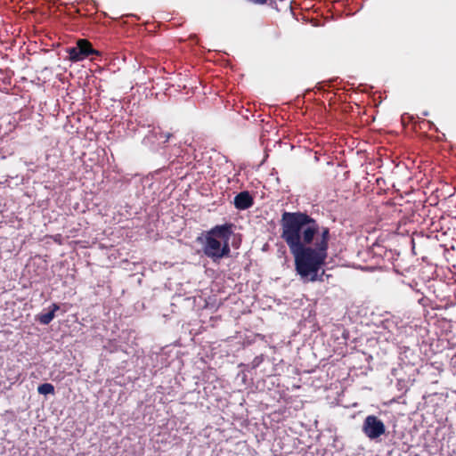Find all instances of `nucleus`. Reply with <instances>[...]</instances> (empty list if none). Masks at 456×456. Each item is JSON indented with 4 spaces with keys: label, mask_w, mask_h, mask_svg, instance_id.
<instances>
[{
    "label": "nucleus",
    "mask_w": 456,
    "mask_h": 456,
    "mask_svg": "<svg viewBox=\"0 0 456 456\" xmlns=\"http://www.w3.org/2000/svg\"><path fill=\"white\" fill-rule=\"evenodd\" d=\"M281 239L287 243L294 262L311 256V248L319 233L320 224L305 212H283L281 219Z\"/></svg>",
    "instance_id": "1"
},
{
    "label": "nucleus",
    "mask_w": 456,
    "mask_h": 456,
    "mask_svg": "<svg viewBox=\"0 0 456 456\" xmlns=\"http://www.w3.org/2000/svg\"><path fill=\"white\" fill-rule=\"evenodd\" d=\"M315 257L311 255L309 257L304 256L295 261V270L297 274L304 282L324 281V277L329 278L330 275L325 273L323 269L326 265L328 256L319 255Z\"/></svg>",
    "instance_id": "2"
},
{
    "label": "nucleus",
    "mask_w": 456,
    "mask_h": 456,
    "mask_svg": "<svg viewBox=\"0 0 456 456\" xmlns=\"http://www.w3.org/2000/svg\"><path fill=\"white\" fill-rule=\"evenodd\" d=\"M202 250L204 255L213 262H218L222 258L229 256L231 252L229 243H223L208 234L205 235Z\"/></svg>",
    "instance_id": "3"
},
{
    "label": "nucleus",
    "mask_w": 456,
    "mask_h": 456,
    "mask_svg": "<svg viewBox=\"0 0 456 456\" xmlns=\"http://www.w3.org/2000/svg\"><path fill=\"white\" fill-rule=\"evenodd\" d=\"M386 430L385 423L376 415H368L363 419L362 432L370 441H379Z\"/></svg>",
    "instance_id": "4"
},
{
    "label": "nucleus",
    "mask_w": 456,
    "mask_h": 456,
    "mask_svg": "<svg viewBox=\"0 0 456 456\" xmlns=\"http://www.w3.org/2000/svg\"><path fill=\"white\" fill-rule=\"evenodd\" d=\"M66 52L69 53V60L72 62L83 61L90 55L99 54V52L94 49L86 39H78L76 46L67 48Z\"/></svg>",
    "instance_id": "5"
},
{
    "label": "nucleus",
    "mask_w": 456,
    "mask_h": 456,
    "mask_svg": "<svg viewBox=\"0 0 456 456\" xmlns=\"http://www.w3.org/2000/svg\"><path fill=\"white\" fill-rule=\"evenodd\" d=\"M330 239V229L320 226L319 233L314 240L313 248H311V255L315 257H320L319 255L328 256Z\"/></svg>",
    "instance_id": "6"
},
{
    "label": "nucleus",
    "mask_w": 456,
    "mask_h": 456,
    "mask_svg": "<svg viewBox=\"0 0 456 456\" xmlns=\"http://www.w3.org/2000/svg\"><path fill=\"white\" fill-rule=\"evenodd\" d=\"M232 224H224L216 225L211 228L206 234L221 240L223 243H229V240L232 234Z\"/></svg>",
    "instance_id": "7"
},
{
    "label": "nucleus",
    "mask_w": 456,
    "mask_h": 456,
    "mask_svg": "<svg viewBox=\"0 0 456 456\" xmlns=\"http://www.w3.org/2000/svg\"><path fill=\"white\" fill-rule=\"evenodd\" d=\"M234 207L239 210H246L254 204V199L248 191L239 192L233 199Z\"/></svg>",
    "instance_id": "8"
},
{
    "label": "nucleus",
    "mask_w": 456,
    "mask_h": 456,
    "mask_svg": "<svg viewBox=\"0 0 456 456\" xmlns=\"http://www.w3.org/2000/svg\"><path fill=\"white\" fill-rule=\"evenodd\" d=\"M171 135L172 134L169 133H162L159 128H152L149 131V134L145 135L143 142L145 143H155V140L158 141L163 138L162 143H166Z\"/></svg>",
    "instance_id": "9"
},
{
    "label": "nucleus",
    "mask_w": 456,
    "mask_h": 456,
    "mask_svg": "<svg viewBox=\"0 0 456 456\" xmlns=\"http://www.w3.org/2000/svg\"><path fill=\"white\" fill-rule=\"evenodd\" d=\"M60 309L59 305L53 303L49 307V311L45 314H40L37 316V320L44 325L49 324L55 317V312Z\"/></svg>",
    "instance_id": "10"
},
{
    "label": "nucleus",
    "mask_w": 456,
    "mask_h": 456,
    "mask_svg": "<svg viewBox=\"0 0 456 456\" xmlns=\"http://www.w3.org/2000/svg\"><path fill=\"white\" fill-rule=\"evenodd\" d=\"M37 392L44 395H53L54 387L51 383H44L38 386Z\"/></svg>",
    "instance_id": "11"
},
{
    "label": "nucleus",
    "mask_w": 456,
    "mask_h": 456,
    "mask_svg": "<svg viewBox=\"0 0 456 456\" xmlns=\"http://www.w3.org/2000/svg\"><path fill=\"white\" fill-rule=\"evenodd\" d=\"M409 449H410V446H409L408 444H404V443H403V446H402V449H401V450H402V452H407Z\"/></svg>",
    "instance_id": "12"
}]
</instances>
